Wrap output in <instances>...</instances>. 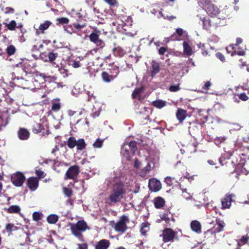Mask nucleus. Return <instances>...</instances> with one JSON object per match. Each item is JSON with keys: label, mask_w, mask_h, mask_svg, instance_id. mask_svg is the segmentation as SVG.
Masks as SVG:
<instances>
[{"label": "nucleus", "mask_w": 249, "mask_h": 249, "mask_svg": "<svg viewBox=\"0 0 249 249\" xmlns=\"http://www.w3.org/2000/svg\"><path fill=\"white\" fill-rule=\"evenodd\" d=\"M125 193L124 186L122 183H115L106 200V203L111 206H114L117 203L121 201Z\"/></svg>", "instance_id": "f257e3e1"}, {"label": "nucleus", "mask_w": 249, "mask_h": 249, "mask_svg": "<svg viewBox=\"0 0 249 249\" xmlns=\"http://www.w3.org/2000/svg\"><path fill=\"white\" fill-rule=\"evenodd\" d=\"M204 7L207 13L211 17H217L218 19H224L227 18L230 14V10L225 8L220 10L218 7L210 1H206Z\"/></svg>", "instance_id": "f03ea898"}, {"label": "nucleus", "mask_w": 249, "mask_h": 249, "mask_svg": "<svg viewBox=\"0 0 249 249\" xmlns=\"http://www.w3.org/2000/svg\"><path fill=\"white\" fill-rule=\"evenodd\" d=\"M70 228L73 235L81 242L84 241V236L82 232L85 231L87 229H89L85 221L79 220L76 224H71Z\"/></svg>", "instance_id": "7ed1b4c3"}, {"label": "nucleus", "mask_w": 249, "mask_h": 249, "mask_svg": "<svg viewBox=\"0 0 249 249\" xmlns=\"http://www.w3.org/2000/svg\"><path fill=\"white\" fill-rule=\"evenodd\" d=\"M137 150V142L135 141H131L128 143L124 144L121 149V153L128 161L131 160Z\"/></svg>", "instance_id": "20e7f679"}, {"label": "nucleus", "mask_w": 249, "mask_h": 249, "mask_svg": "<svg viewBox=\"0 0 249 249\" xmlns=\"http://www.w3.org/2000/svg\"><path fill=\"white\" fill-rule=\"evenodd\" d=\"M25 179L24 174L19 171L12 174L11 177V182L16 187H21L25 182Z\"/></svg>", "instance_id": "39448f33"}, {"label": "nucleus", "mask_w": 249, "mask_h": 249, "mask_svg": "<svg viewBox=\"0 0 249 249\" xmlns=\"http://www.w3.org/2000/svg\"><path fill=\"white\" fill-rule=\"evenodd\" d=\"M177 233L173 229L165 228L162 231L160 236L162 238V241L164 243L173 242L174 241Z\"/></svg>", "instance_id": "423d86ee"}, {"label": "nucleus", "mask_w": 249, "mask_h": 249, "mask_svg": "<svg viewBox=\"0 0 249 249\" xmlns=\"http://www.w3.org/2000/svg\"><path fill=\"white\" fill-rule=\"evenodd\" d=\"M32 131L34 134L41 133L42 136L49 134V127L41 123H35L32 126Z\"/></svg>", "instance_id": "0eeeda50"}, {"label": "nucleus", "mask_w": 249, "mask_h": 249, "mask_svg": "<svg viewBox=\"0 0 249 249\" xmlns=\"http://www.w3.org/2000/svg\"><path fill=\"white\" fill-rule=\"evenodd\" d=\"M80 173V168L77 165H74L70 166L66 171L64 179H74L77 177Z\"/></svg>", "instance_id": "6e6552de"}, {"label": "nucleus", "mask_w": 249, "mask_h": 249, "mask_svg": "<svg viewBox=\"0 0 249 249\" xmlns=\"http://www.w3.org/2000/svg\"><path fill=\"white\" fill-rule=\"evenodd\" d=\"M126 222H128V218L125 215L121 216L119 221L115 224L114 228L115 231L121 233L124 232L127 229Z\"/></svg>", "instance_id": "1a4fd4ad"}, {"label": "nucleus", "mask_w": 249, "mask_h": 249, "mask_svg": "<svg viewBox=\"0 0 249 249\" xmlns=\"http://www.w3.org/2000/svg\"><path fill=\"white\" fill-rule=\"evenodd\" d=\"M234 195L232 194L227 193L225 196L221 199V209L223 210L230 209L231 207L232 201H233V197Z\"/></svg>", "instance_id": "9d476101"}, {"label": "nucleus", "mask_w": 249, "mask_h": 249, "mask_svg": "<svg viewBox=\"0 0 249 249\" xmlns=\"http://www.w3.org/2000/svg\"><path fill=\"white\" fill-rule=\"evenodd\" d=\"M114 71H115V75H112V74L107 71H103L101 73V77L103 80L106 83H109L116 78L119 73V68L118 66H114Z\"/></svg>", "instance_id": "9b49d317"}, {"label": "nucleus", "mask_w": 249, "mask_h": 249, "mask_svg": "<svg viewBox=\"0 0 249 249\" xmlns=\"http://www.w3.org/2000/svg\"><path fill=\"white\" fill-rule=\"evenodd\" d=\"M215 222L216 225L212 229L208 230L207 232H206V233H216L223 231V228L225 226L224 222L219 218H216L215 219Z\"/></svg>", "instance_id": "f8f14e48"}, {"label": "nucleus", "mask_w": 249, "mask_h": 249, "mask_svg": "<svg viewBox=\"0 0 249 249\" xmlns=\"http://www.w3.org/2000/svg\"><path fill=\"white\" fill-rule=\"evenodd\" d=\"M86 26L87 24L86 23H73L72 24L69 25L67 29H65V30L68 33L72 34V33H76L77 31L84 28Z\"/></svg>", "instance_id": "ddd939ff"}, {"label": "nucleus", "mask_w": 249, "mask_h": 249, "mask_svg": "<svg viewBox=\"0 0 249 249\" xmlns=\"http://www.w3.org/2000/svg\"><path fill=\"white\" fill-rule=\"evenodd\" d=\"M148 186L151 191L157 192L161 188V184L158 179L152 178L149 180Z\"/></svg>", "instance_id": "4468645a"}, {"label": "nucleus", "mask_w": 249, "mask_h": 249, "mask_svg": "<svg viewBox=\"0 0 249 249\" xmlns=\"http://www.w3.org/2000/svg\"><path fill=\"white\" fill-rule=\"evenodd\" d=\"M39 180L36 177H30L27 179V185L32 191H35L38 187Z\"/></svg>", "instance_id": "2eb2a0df"}, {"label": "nucleus", "mask_w": 249, "mask_h": 249, "mask_svg": "<svg viewBox=\"0 0 249 249\" xmlns=\"http://www.w3.org/2000/svg\"><path fill=\"white\" fill-rule=\"evenodd\" d=\"M52 24V22L49 20H46L44 23L40 24L38 29L36 30V35L39 36L41 34L45 33V31Z\"/></svg>", "instance_id": "dca6fc26"}, {"label": "nucleus", "mask_w": 249, "mask_h": 249, "mask_svg": "<svg viewBox=\"0 0 249 249\" xmlns=\"http://www.w3.org/2000/svg\"><path fill=\"white\" fill-rule=\"evenodd\" d=\"M110 245V242L107 239H101L97 242L95 245V249H108Z\"/></svg>", "instance_id": "f3484780"}, {"label": "nucleus", "mask_w": 249, "mask_h": 249, "mask_svg": "<svg viewBox=\"0 0 249 249\" xmlns=\"http://www.w3.org/2000/svg\"><path fill=\"white\" fill-rule=\"evenodd\" d=\"M18 136L21 140H27L29 138L30 132L27 129L20 127L18 131Z\"/></svg>", "instance_id": "a211bd4d"}, {"label": "nucleus", "mask_w": 249, "mask_h": 249, "mask_svg": "<svg viewBox=\"0 0 249 249\" xmlns=\"http://www.w3.org/2000/svg\"><path fill=\"white\" fill-rule=\"evenodd\" d=\"M160 66L158 62L153 61L151 66V71L150 75L154 77L157 73L160 71Z\"/></svg>", "instance_id": "6ab92c4d"}, {"label": "nucleus", "mask_w": 249, "mask_h": 249, "mask_svg": "<svg viewBox=\"0 0 249 249\" xmlns=\"http://www.w3.org/2000/svg\"><path fill=\"white\" fill-rule=\"evenodd\" d=\"M187 111L182 108H178L176 112V117L180 123H182L187 117Z\"/></svg>", "instance_id": "aec40b11"}, {"label": "nucleus", "mask_w": 249, "mask_h": 249, "mask_svg": "<svg viewBox=\"0 0 249 249\" xmlns=\"http://www.w3.org/2000/svg\"><path fill=\"white\" fill-rule=\"evenodd\" d=\"M154 206L157 209L162 208L165 204V200L161 197L158 196L154 198L153 200Z\"/></svg>", "instance_id": "412c9836"}, {"label": "nucleus", "mask_w": 249, "mask_h": 249, "mask_svg": "<svg viewBox=\"0 0 249 249\" xmlns=\"http://www.w3.org/2000/svg\"><path fill=\"white\" fill-rule=\"evenodd\" d=\"M191 228L192 231L197 233L201 232V226L199 222L194 220L191 223Z\"/></svg>", "instance_id": "4be33fe9"}, {"label": "nucleus", "mask_w": 249, "mask_h": 249, "mask_svg": "<svg viewBox=\"0 0 249 249\" xmlns=\"http://www.w3.org/2000/svg\"><path fill=\"white\" fill-rule=\"evenodd\" d=\"M113 53L116 56L123 57L125 54V51L120 46L114 48L112 50Z\"/></svg>", "instance_id": "5701e85b"}, {"label": "nucleus", "mask_w": 249, "mask_h": 249, "mask_svg": "<svg viewBox=\"0 0 249 249\" xmlns=\"http://www.w3.org/2000/svg\"><path fill=\"white\" fill-rule=\"evenodd\" d=\"M100 31L95 29L89 36V38L91 42L94 43L99 39Z\"/></svg>", "instance_id": "b1692460"}, {"label": "nucleus", "mask_w": 249, "mask_h": 249, "mask_svg": "<svg viewBox=\"0 0 249 249\" xmlns=\"http://www.w3.org/2000/svg\"><path fill=\"white\" fill-rule=\"evenodd\" d=\"M183 53L187 56H191L193 54V50L188 42L184 41L183 43Z\"/></svg>", "instance_id": "393cba45"}, {"label": "nucleus", "mask_w": 249, "mask_h": 249, "mask_svg": "<svg viewBox=\"0 0 249 249\" xmlns=\"http://www.w3.org/2000/svg\"><path fill=\"white\" fill-rule=\"evenodd\" d=\"M58 55L59 54L56 50H54L52 52H49L47 55L49 58V61L51 63L53 62V61H54L58 57Z\"/></svg>", "instance_id": "a878e982"}, {"label": "nucleus", "mask_w": 249, "mask_h": 249, "mask_svg": "<svg viewBox=\"0 0 249 249\" xmlns=\"http://www.w3.org/2000/svg\"><path fill=\"white\" fill-rule=\"evenodd\" d=\"M150 230V224L147 222H143L141 224V227L140 229V232L142 234L143 236L146 235V233Z\"/></svg>", "instance_id": "bb28decb"}, {"label": "nucleus", "mask_w": 249, "mask_h": 249, "mask_svg": "<svg viewBox=\"0 0 249 249\" xmlns=\"http://www.w3.org/2000/svg\"><path fill=\"white\" fill-rule=\"evenodd\" d=\"M86 143L84 139H79L77 141L76 148L77 151H82L86 148Z\"/></svg>", "instance_id": "cd10ccee"}, {"label": "nucleus", "mask_w": 249, "mask_h": 249, "mask_svg": "<svg viewBox=\"0 0 249 249\" xmlns=\"http://www.w3.org/2000/svg\"><path fill=\"white\" fill-rule=\"evenodd\" d=\"M152 105L159 109L162 108L166 105V102L165 101L160 100H157L155 101H154L152 103Z\"/></svg>", "instance_id": "c85d7f7f"}, {"label": "nucleus", "mask_w": 249, "mask_h": 249, "mask_svg": "<svg viewBox=\"0 0 249 249\" xmlns=\"http://www.w3.org/2000/svg\"><path fill=\"white\" fill-rule=\"evenodd\" d=\"M58 216L56 214H50L47 218V222L49 224H55L58 220Z\"/></svg>", "instance_id": "c756f323"}, {"label": "nucleus", "mask_w": 249, "mask_h": 249, "mask_svg": "<svg viewBox=\"0 0 249 249\" xmlns=\"http://www.w3.org/2000/svg\"><path fill=\"white\" fill-rule=\"evenodd\" d=\"M202 21L203 24V27L206 29H208L211 26L214 25V23L211 21L209 18H203L202 19Z\"/></svg>", "instance_id": "7c9ffc66"}, {"label": "nucleus", "mask_w": 249, "mask_h": 249, "mask_svg": "<svg viewBox=\"0 0 249 249\" xmlns=\"http://www.w3.org/2000/svg\"><path fill=\"white\" fill-rule=\"evenodd\" d=\"M151 170V164L148 163L145 167H144L140 172V176L142 177H145L146 175L149 173Z\"/></svg>", "instance_id": "2f4dec72"}, {"label": "nucleus", "mask_w": 249, "mask_h": 249, "mask_svg": "<svg viewBox=\"0 0 249 249\" xmlns=\"http://www.w3.org/2000/svg\"><path fill=\"white\" fill-rule=\"evenodd\" d=\"M77 141L74 137H70L67 141V146L69 148L72 149L76 145Z\"/></svg>", "instance_id": "473e14b6"}, {"label": "nucleus", "mask_w": 249, "mask_h": 249, "mask_svg": "<svg viewBox=\"0 0 249 249\" xmlns=\"http://www.w3.org/2000/svg\"><path fill=\"white\" fill-rule=\"evenodd\" d=\"M20 211V207L18 205H12L7 209V212L9 213H18Z\"/></svg>", "instance_id": "72a5a7b5"}, {"label": "nucleus", "mask_w": 249, "mask_h": 249, "mask_svg": "<svg viewBox=\"0 0 249 249\" xmlns=\"http://www.w3.org/2000/svg\"><path fill=\"white\" fill-rule=\"evenodd\" d=\"M249 240V236L248 235L242 236V237L238 240L237 243L239 246H242L247 244Z\"/></svg>", "instance_id": "f704fd0d"}, {"label": "nucleus", "mask_w": 249, "mask_h": 249, "mask_svg": "<svg viewBox=\"0 0 249 249\" xmlns=\"http://www.w3.org/2000/svg\"><path fill=\"white\" fill-rule=\"evenodd\" d=\"M143 91V88L141 87L139 88H136L132 93V97L133 99H136L138 96H139L141 93Z\"/></svg>", "instance_id": "c9c22d12"}, {"label": "nucleus", "mask_w": 249, "mask_h": 249, "mask_svg": "<svg viewBox=\"0 0 249 249\" xmlns=\"http://www.w3.org/2000/svg\"><path fill=\"white\" fill-rule=\"evenodd\" d=\"M61 108L60 104L59 101H53L52 105V110L53 111H58Z\"/></svg>", "instance_id": "e433bc0d"}, {"label": "nucleus", "mask_w": 249, "mask_h": 249, "mask_svg": "<svg viewBox=\"0 0 249 249\" xmlns=\"http://www.w3.org/2000/svg\"><path fill=\"white\" fill-rule=\"evenodd\" d=\"M5 26L9 30L13 31L17 27V23L15 20H12L9 23H5Z\"/></svg>", "instance_id": "4c0bfd02"}, {"label": "nucleus", "mask_w": 249, "mask_h": 249, "mask_svg": "<svg viewBox=\"0 0 249 249\" xmlns=\"http://www.w3.org/2000/svg\"><path fill=\"white\" fill-rule=\"evenodd\" d=\"M164 182L168 186H172L175 183L177 182L176 179L174 178L170 177H167L165 178Z\"/></svg>", "instance_id": "58836bf2"}, {"label": "nucleus", "mask_w": 249, "mask_h": 249, "mask_svg": "<svg viewBox=\"0 0 249 249\" xmlns=\"http://www.w3.org/2000/svg\"><path fill=\"white\" fill-rule=\"evenodd\" d=\"M57 24L64 25L67 24L69 22V19L66 17L57 18L56 19Z\"/></svg>", "instance_id": "ea45409f"}, {"label": "nucleus", "mask_w": 249, "mask_h": 249, "mask_svg": "<svg viewBox=\"0 0 249 249\" xmlns=\"http://www.w3.org/2000/svg\"><path fill=\"white\" fill-rule=\"evenodd\" d=\"M104 140L101 139H97L95 142L93 143L92 145L94 148H101L103 144Z\"/></svg>", "instance_id": "a19ab883"}, {"label": "nucleus", "mask_w": 249, "mask_h": 249, "mask_svg": "<svg viewBox=\"0 0 249 249\" xmlns=\"http://www.w3.org/2000/svg\"><path fill=\"white\" fill-rule=\"evenodd\" d=\"M16 52V48L14 46L11 45L7 47L6 49V53L8 55L10 56L15 53Z\"/></svg>", "instance_id": "79ce46f5"}, {"label": "nucleus", "mask_w": 249, "mask_h": 249, "mask_svg": "<svg viewBox=\"0 0 249 249\" xmlns=\"http://www.w3.org/2000/svg\"><path fill=\"white\" fill-rule=\"evenodd\" d=\"M5 229L8 232H12L17 230V227L13 224L9 223L6 226Z\"/></svg>", "instance_id": "37998d69"}, {"label": "nucleus", "mask_w": 249, "mask_h": 249, "mask_svg": "<svg viewBox=\"0 0 249 249\" xmlns=\"http://www.w3.org/2000/svg\"><path fill=\"white\" fill-rule=\"evenodd\" d=\"M63 191L64 194L68 197H70L72 195V190L71 188L64 187Z\"/></svg>", "instance_id": "c03bdc74"}, {"label": "nucleus", "mask_w": 249, "mask_h": 249, "mask_svg": "<svg viewBox=\"0 0 249 249\" xmlns=\"http://www.w3.org/2000/svg\"><path fill=\"white\" fill-rule=\"evenodd\" d=\"M32 216L33 220L37 222L41 219V213L38 212H35L33 213Z\"/></svg>", "instance_id": "a18cd8bd"}, {"label": "nucleus", "mask_w": 249, "mask_h": 249, "mask_svg": "<svg viewBox=\"0 0 249 249\" xmlns=\"http://www.w3.org/2000/svg\"><path fill=\"white\" fill-rule=\"evenodd\" d=\"M180 89L179 84L171 85L169 87V90L171 92H177Z\"/></svg>", "instance_id": "49530a36"}, {"label": "nucleus", "mask_w": 249, "mask_h": 249, "mask_svg": "<svg viewBox=\"0 0 249 249\" xmlns=\"http://www.w3.org/2000/svg\"><path fill=\"white\" fill-rule=\"evenodd\" d=\"M35 173L38 177V179L44 178L46 176L45 173L40 169L36 170Z\"/></svg>", "instance_id": "de8ad7c7"}, {"label": "nucleus", "mask_w": 249, "mask_h": 249, "mask_svg": "<svg viewBox=\"0 0 249 249\" xmlns=\"http://www.w3.org/2000/svg\"><path fill=\"white\" fill-rule=\"evenodd\" d=\"M58 71L63 77L65 78L68 76V71L65 68L61 67L59 68Z\"/></svg>", "instance_id": "09e8293b"}, {"label": "nucleus", "mask_w": 249, "mask_h": 249, "mask_svg": "<svg viewBox=\"0 0 249 249\" xmlns=\"http://www.w3.org/2000/svg\"><path fill=\"white\" fill-rule=\"evenodd\" d=\"M160 218L162 220L165 221L167 223H169L170 220L168 214L165 213L160 214Z\"/></svg>", "instance_id": "8fccbe9b"}, {"label": "nucleus", "mask_w": 249, "mask_h": 249, "mask_svg": "<svg viewBox=\"0 0 249 249\" xmlns=\"http://www.w3.org/2000/svg\"><path fill=\"white\" fill-rule=\"evenodd\" d=\"M243 42V40L240 37H237L236 38V43L234 44H231L230 45V47H231V49L232 50H233L234 49V46H238L239 45V44H240L241 43H242Z\"/></svg>", "instance_id": "3c124183"}, {"label": "nucleus", "mask_w": 249, "mask_h": 249, "mask_svg": "<svg viewBox=\"0 0 249 249\" xmlns=\"http://www.w3.org/2000/svg\"><path fill=\"white\" fill-rule=\"evenodd\" d=\"M240 99L243 101H246L249 99L248 96L245 92L241 93L238 95Z\"/></svg>", "instance_id": "603ef678"}, {"label": "nucleus", "mask_w": 249, "mask_h": 249, "mask_svg": "<svg viewBox=\"0 0 249 249\" xmlns=\"http://www.w3.org/2000/svg\"><path fill=\"white\" fill-rule=\"evenodd\" d=\"M94 43L96 44V45L97 47H99L101 48H103L105 45V42L102 40H101L100 39H99Z\"/></svg>", "instance_id": "864d4df0"}, {"label": "nucleus", "mask_w": 249, "mask_h": 249, "mask_svg": "<svg viewBox=\"0 0 249 249\" xmlns=\"http://www.w3.org/2000/svg\"><path fill=\"white\" fill-rule=\"evenodd\" d=\"M212 83L210 81H207L202 86V89L205 90H208V89H209Z\"/></svg>", "instance_id": "5fc2aeb1"}, {"label": "nucleus", "mask_w": 249, "mask_h": 249, "mask_svg": "<svg viewBox=\"0 0 249 249\" xmlns=\"http://www.w3.org/2000/svg\"><path fill=\"white\" fill-rule=\"evenodd\" d=\"M15 12V10L12 7H6L5 9L4 13L6 14H13Z\"/></svg>", "instance_id": "6e6d98bb"}, {"label": "nucleus", "mask_w": 249, "mask_h": 249, "mask_svg": "<svg viewBox=\"0 0 249 249\" xmlns=\"http://www.w3.org/2000/svg\"><path fill=\"white\" fill-rule=\"evenodd\" d=\"M110 6H114L117 4V0H104Z\"/></svg>", "instance_id": "4d7b16f0"}, {"label": "nucleus", "mask_w": 249, "mask_h": 249, "mask_svg": "<svg viewBox=\"0 0 249 249\" xmlns=\"http://www.w3.org/2000/svg\"><path fill=\"white\" fill-rule=\"evenodd\" d=\"M167 47H161L159 49V53L160 55H164L166 52L167 51Z\"/></svg>", "instance_id": "13d9d810"}, {"label": "nucleus", "mask_w": 249, "mask_h": 249, "mask_svg": "<svg viewBox=\"0 0 249 249\" xmlns=\"http://www.w3.org/2000/svg\"><path fill=\"white\" fill-rule=\"evenodd\" d=\"M77 249H88V245L87 243L78 244Z\"/></svg>", "instance_id": "bf43d9fd"}, {"label": "nucleus", "mask_w": 249, "mask_h": 249, "mask_svg": "<svg viewBox=\"0 0 249 249\" xmlns=\"http://www.w3.org/2000/svg\"><path fill=\"white\" fill-rule=\"evenodd\" d=\"M216 56L221 61H223V62L225 61V56L222 53L218 52L216 53Z\"/></svg>", "instance_id": "052dcab7"}, {"label": "nucleus", "mask_w": 249, "mask_h": 249, "mask_svg": "<svg viewBox=\"0 0 249 249\" xmlns=\"http://www.w3.org/2000/svg\"><path fill=\"white\" fill-rule=\"evenodd\" d=\"M176 33L179 36H181L184 33V31L182 28H178L176 29Z\"/></svg>", "instance_id": "680f3d73"}, {"label": "nucleus", "mask_w": 249, "mask_h": 249, "mask_svg": "<svg viewBox=\"0 0 249 249\" xmlns=\"http://www.w3.org/2000/svg\"><path fill=\"white\" fill-rule=\"evenodd\" d=\"M141 162L138 160V159H135V161H134V166L135 168H138L140 167V166H141Z\"/></svg>", "instance_id": "e2e57ef3"}, {"label": "nucleus", "mask_w": 249, "mask_h": 249, "mask_svg": "<svg viewBox=\"0 0 249 249\" xmlns=\"http://www.w3.org/2000/svg\"><path fill=\"white\" fill-rule=\"evenodd\" d=\"M71 66L74 68H78L80 67L81 65L79 61H73L71 64Z\"/></svg>", "instance_id": "0e129e2a"}, {"label": "nucleus", "mask_w": 249, "mask_h": 249, "mask_svg": "<svg viewBox=\"0 0 249 249\" xmlns=\"http://www.w3.org/2000/svg\"><path fill=\"white\" fill-rule=\"evenodd\" d=\"M234 53L239 55H240V56H242V55H245V53L244 52V51L242 49H241V50H238V51H234Z\"/></svg>", "instance_id": "69168bd1"}, {"label": "nucleus", "mask_w": 249, "mask_h": 249, "mask_svg": "<svg viewBox=\"0 0 249 249\" xmlns=\"http://www.w3.org/2000/svg\"><path fill=\"white\" fill-rule=\"evenodd\" d=\"M168 41H169L170 40H177L178 39L176 35L175 34H174L173 35L171 36L169 38H168Z\"/></svg>", "instance_id": "338daca9"}, {"label": "nucleus", "mask_w": 249, "mask_h": 249, "mask_svg": "<svg viewBox=\"0 0 249 249\" xmlns=\"http://www.w3.org/2000/svg\"><path fill=\"white\" fill-rule=\"evenodd\" d=\"M59 150V148L57 145H56L54 148L52 150V153L55 154V153L56 151H58Z\"/></svg>", "instance_id": "774afa93"}]
</instances>
